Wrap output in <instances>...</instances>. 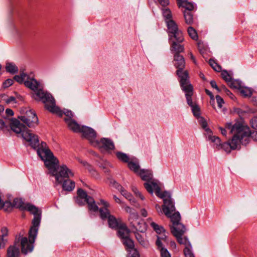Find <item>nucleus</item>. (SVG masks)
Segmentation results:
<instances>
[{"mask_svg": "<svg viewBox=\"0 0 257 257\" xmlns=\"http://www.w3.org/2000/svg\"><path fill=\"white\" fill-rule=\"evenodd\" d=\"M156 195L163 199V205L162 206V211L165 215L170 218L172 223L170 225L172 234L175 233L179 230L186 229L185 226L180 222L181 215L178 211L175 212L176 208L175 203L171 198L169 192L165 191L161 192V188L158 184H154Z\"/></svg>", "mask_w": 257, "mask_h": 257, "instance_id": "nucleus-1", "label": "nucleus"}, {"mask_svg": "<svg viewBox=\"0 0 257 257\" xmlns=\"http://www.w3.org/2000/svg\"><path fill=\"white\" fill-rule=\"evenodd\" d=\"M26 85L35 91L34 99L44 103L46 109L53 113L57 114L60 117H62L64 114L67 116L65 118L73 119L72 112L68 110L63 112L58 106H56L54 97L50 93L43 89V85L40 82L34 80L33 83L27 82Z\"/></svg>", "mask_w": 257, "mask_h": 257, "instance_id": "nucleus-2", "label": "nucleus"}, {"mask_svg": "<svg viewBox=\"0 0 257 257\" xmlns=\"http://www.w3.org/2000/svg\"><path fill=\"white\" fill-rule=\"evenodd\" d=\"M41 155V159L44 162L45 165L49 170L50 173L55 177L58 183H62L64 180L74 176L71 170L66 165L59 166V160L55 157L52 152L39 151Z\"/></svg>", "mask_w": 257, "mask_h": 257, "instance_id": "nucleus-3", "label": "nucleus"}, {"mask_svg": "<svg viewBox=\"0 0 257 257\" xmlns=\"http://www.w3.org/2000/svg\"><path fill=\"white\" fill-rule=\"evenodd\" d=\"M11 129L17 134H21L23 138L30 143V146L34 149H37L38 155L41 158V155H39V151L52 152L50 150L47 148V144L45 142H42L40 144L39 137L31 133L24 124L16 119H13L11 123Z\"/></svg>", "mask_w": 257, "mask_h": 257, "instance_id": "nucleus-4", "label": "nucleus"}, {"mask_svg": "<svg viewBox=\"0 0 257 257\" xmlns=\"http://www.w3.org/2000/svg\"><path fill=\"white\" fill-rule=\"evenodd\" d=\"M39 217H35L32 220L33 225L31 227L29 231V238L23 236L20 233L16 236V244L19 246L20 243L21 252L24 254L32 252L34 247V242L37 236L39 227L40 224Z\"/></svg>", "mask_w": 257, "mask_h": 257, "instance_id": "nucleus-5", "label": "nucleus"}, {"mask_svg": "<svg viewBox=\"0 0 257 257\" xmlns=\"http://www.w3.org/2000/svg\"><path fill=\"white\" fill-rule=\"evenodd\" d=\"M236 131L231 141L227 143V151H229V148L231 150L240 149V144L246 146L249 143V137H247L248 133V127H242L240 125H235L232 131Z\"/></svg>", "mask_w": 257, "mask_h": 257, "instance_id": "nucleus-6", "label": "nucleus"}, {"mask_svg": "<svg viewBox=\"0 0 257 257\" xmlns=\"http://www.w3.org/2000/svg\"><path fill=\"white\" fill-rule=\"evenodd\" d=\"M75 201L79 206L87 204L89 211L93 212L98 211L99 208L94 199L88 195L87 192L82 188L78 189L77 196L75 197Z\"/></svg>", "mask_w": 257, "mask_h": 257, "instance_id": "nucleus-7", "label": "nucleus"}, {"mask_svg": "<svg viewBox=\"0 0 257 257\" xmlns=\"http://www.w3.org/2000/svg\"><path fill=\"white\" fill-rule=\"evenodd\" d=\"M174 65L177 69L176 75L180 79L179 82H181L183 84V82L189 80L188 71L184 70L185 66V61L182 55H175L174 56Z\"/></svg>", "mask_w": 257, "mask_h": 257, "instance_id": "nucleus-8", "label": "nucleus"}, {"mask_svg": "<svg viewBox=\"0 0 257 257\" xmlns=\"http://www.w3.org/2000/svg\"><path fill=\"white\" fill-rule=\"evenodd\" d=\"M14 207L19 208L21 210H28L33 214L35 217H39L41 219V210L34 205L30 203L25 204L21 198H15L13 202Z\"/></svg>", "mask_w": 257, "mask_h": 257, "instance_id": "nucleus-9", "label": "nucleus"}, {"mask_svg": "<svg viewBox=\"0 0 257 257\" xmlns=\"http://www.w3.org/2000/svg\"><path fill=\"white\" fill-rule=\"evenodd\" d=\"M186 229L179 230V231L173 234L176 237L177 242L180 244H184V254L185 257H195L192 251V245L186 236L182 237Z\"/></svg>", "mask_w": 257, "mask_h": 257, "instance_id": "nucleus-10", "label": "nucleus"}, {"mask_svg": "<svg viewBox=\"0 0 257 257\" xmlns=\"http://www.w3.org/2000/svg\"><path fill=\"white\" fill-rule=\"evenodd\" d=\"M168 29L169 40L177 39L179 42H183L184 38L181 31L179 30L178 26L174 20H170L166 23Z\"/></svg>", "mask_w": 257, "mask_h": 257, "instance_id": "nucleus-11", "label": "nucleus"}, {"mask_svg": "<svg viewBox=\"0 0 257 257\" xmlns=\"http://www.w3.org/2000/svg\"><path fill=\"white\" fill-rule=\"evenodd\" d=\"M19 119L29 127H35L39 121L36 113L32 109L27 110L24 115L19 116Z\"/></svg>", "mask_w": 257, "mask_h": 257, "instance_id": "nucleus-12", "label": "nucleus"}, {"mask_svg": "<svg viewBox=\"0 0 257 257\" xmlns=\"http://www.w3.org/2000/svg\"><path fill=\"white\" fill-rule=\"evenodd\" d=\"M183 83L182 84L181 82H180V86L182 90L185 92L187 104L191 107L194 104L192 102L191 97L193 95V86L190 83L189 80L183 82Z\"/></svg>", "mask_w": 257, "mask_h": 257, "instance_id": "nucleus-13", "label": "nucleus"}, {"mask_svg": "<svg viewBox=\"0 0 257 257\" xmlns=\"http://www.w3.org/2000/svg\"><path fill=\"white\" fill-rule=\"evenodd\" d=\"M80 133H81L83 137L88 140L90 143L96 144L95 139L96 138V133L92 128L85 125H83L81 126Z\"/></svg>", "mask_w": 257, "mask_h": 257, "instance_id": "nucleus-14", "label": "nucleus"}, {"mask_svg": "<svg viewBox=\"0 0 257 257\" xmlns=\"http://www.w3.org/2000/svg\"><path fill=\"white\" fill-rule=\"evenodd\" d=\"M206 140L214 143V147L218 150L223 149L225 152H229L226 148H228V145L226 143H221L219 138L215 136H212V133L206 136Z\"/></svg>", "mask_w": 257, "mask_h": 257, "instance_id": "nucleus-15", "label": "nucleus"}, {"mask_svg": "<svg viewBox=\"0 0 257 257\" xmlns=\"http://www.w3.org/2000/svg\"><path fill=\"white\" fill-rule=\"evenodd\" d=\"M170 41L171 42L170 50L174 56L175 55H181L180 53L184 52V45L182 44L183 42H179L177 39H172Z\"/></svg>", "mask_w": 257, "mask_h": 257, "instance_id": "nucleus-16", "label": "nucleus"}, {"mask_svg": "<svg viewBox=\"0 0 257 257\" xmlns=\"http://www.w3.org/2000/svg\"><path fill=\"white\" fill-rule=\"evenodd\" d=\"M14 80H15L17 82H18V83H20V84H22V83H24L25 85L28 88L31 89V90H32L33 91H34V93L33 94V98H34V96H35V91L31 88H30V87H29L28 86H27L26 84H27V82H33V81L35 80V81H36L37 82H38V81L34 79V78H30V77H29V76L26 74V73H21L20 74V75H15L14 77ZM38 82H39L38 81Z\"/></svg>", "mask_w": 257, "mask_h": 257, "instance_id": "nucleus-17", "label": "nucleus"}, {"mask_svg": "<svg viewBox=\"0 0 257 257\" xmlns=\"http://www.w3.org/2000/svg\"><path fill=\"white\" fill-rule=\"evenodd\" d=\"M96 144L106 150H112L114 149L113 142L108 138H103L101 139L99 141H96Z\"/></svg>", "mask_w": 257, "mask_h": 257, "instance_id": "nucleus-18", "label": "nucleus"}, {"mask_svg": "<svg viewBox=\"0 0 257 257\" xmlns=\"http://www.w3.org/2000/svg\"><path fill=\"white\" fill-rule=\"evenodd\" d=\"M117 229V235L121 240L130 237V230L124 223L121 224Z\"/></svg>", "mask_w": 257, "mask_h": 257, "instance_id": "nucleus-19", "label": "nucleus"}, {"mask_svg": "<svg viewBox=\"0 0 257 257\" xmlns=\"http://www.w3.org/2000/svg\"><path fill=\"white\" fill-rule=\"evenodd\" d=\"M20 255V251L18 244H16L15 240L14 244L10 246L7 249L8 257H19Z\"/></svg>", "mask_w": 257, "mask_h": 257, "instance_id": "nucleus-20", "label": "nucleus"}, {"mask_svg": "<svg viewBox=\"0 0 257 257\" xmlns=\"http://www.w3.org/2000/svg\"><path fill=\"white\" fill-rule=\"evenodd\" d=\"M69 128L74 133H80L81 126L73 119L64 118Z\"/></svg>", "mask_w": 257, "mask_h": 257, "instance_id": "nucleus-21", "label": "nucleus"}, {"mask_svg": "<svg viewBox=\"0 0 257 257\" xmlns=\"http://www.w3.org/2000/svg\"><path fill=\"white\" fill-rule=\"evenodd\" d=\"M177 1L178 7H182L184 9L182 12H193L194 8V6L193 3L188 2L187 1L177 0Z\"/></svg>", "mask_w": 257, "mask_h": 257, "instance_id": "nucleus-22", "label": "nucleus"}, {"mask_svg": "<svg viewBox=\"0 0 257 257\" xmlns=\"http://www.w3.org/2000/svg\"><path fill=\"white\" fill-rule=\"evenodd\" d=\"M108 226L112 229H117L123 222L120 219H117L113 215L109 216L107 219Z\"/></svg>", "mask_w": 257, "mask_h": 257, "instance_id": "nucleus-23", "label": "nucleus"}, {"mask_svg": "<svg viewBox=\"0 0 257 257\" xmlns=\"http://www.w3.org/2000/svg\"><path fill=\"white\" fill-rule=\"evenodd\" d=\"M132 226L138 232H145L147 229L146 223L143 220L137 219L135 223L131 222Z\"/></svg>", "mask_w": 257, "mask_h": 257, "instance_id": "nucleus-24", "label": "nucleus"}, {"mask_svg": "<svg viewBox=\"0 0 257 257\" xmlns=\"http://www.w3.org/2000/svg\"><path fill=\"white\" fill-rule=\"evenodd\" d=\"M139 175L144 181L148 182L153 178L152 172L150 170L141 169L139 172Z\"/></svg>", "mask_w": 257, "mask_h": 257, "instance_id": "nucleus-25", "label": "nucleus"}, {"mask_svg": "<svg viewBox=\"0 0 257 257\" xmlns=\"http://www.w3.org/2000/svg\"><path fill=\"white\" fill-rule=\"evenodd\" d=\"M61 184L63 190L69 192L72 191L75 186V182L70 180L69 178L64 180Z\"/></svg>", "mask_w": 257, "mask_h": 257, "instance_id": "nucleus-26", "label": "nucleus"}, {"mask_svg": "<svg viewBox=\"0 0 257 257\" xmlns=\"http://www.w3.org/2000/svg\"><path fill=\"white\" fill-rule=\"evenodd\" d=\"M121 241L127 251H131V250L134 249V241L130 237L122 240Z\"/></svg>", "mask_w": 257, "mask_h": 257, "instance_id": "nucleus-27", "label": "nucleus"}, {"mask_svg": "<svg viewBox=\"0 0 257 257\" xmlns=\"http://www.w3.org/2000/svg\"><path fill=\"white\" fill-rule=\"evenodd\" d=\"M2 235L0 236V248L4 247L7 240L5 239L4 237L7 236L8 235V229L6 227H3L1 228Z\"/></svg>", "mask_w": 257, "mask_h": 257, "instance_id": "nucleus-28", "label": "nucleus"}, {"mask_svg": "<svg viewBox=\"0 0 257 257\" xmlns=\"http://www.w3.org/2000/svg\"><path fill=\"white\" fill-rule=\"evenodd\" d=\"M199 119V123L200 125L201 126L202 128H203L206 133L205 135L206 136L208 135L209 134L212 133L211 130L207 127V122L206 120L203 117H200L198 118Z\"/></svg>", "mask_w": 257, "mask_h": 257, "instance_id": "nucleus-29", "label": "nucleus"}, {"mask_svg": "<svg viewBox=\"0 0 257 257\" xmlns=\"http://www.w3.org/2000/svg\"><path fill=\"white\" fill-rule=\"evenodd\" d=\"M185 23L191 25L193 23V13L183 12Z\"/></svg>", "mask_w": 257, "mask_h": 257, "instance_id": "nucleus-30", "label": "nucleus"}, {"mask_svg": "<svg viewBox=\"0 0 257 257\" xmlns=\"http://www.w3.org/2000/svg\"><path fill=\"white\" fill-rule=\"evenodd\" d=\"M108 208V207L99 208L98 211L100 214V217L102 220H106L109 218V216L111 215Z\"/></svg>", "mask_w": 257, "mask_h": 257, "instance_id": "nucleus-31", "label": "nucleus"}, {"mask_svg": "<svg viewBox=\"0 0 257 257\" xmlns=\"http://www.w3.org/2000/svg\"><path fill=\"white\" fill-rule=\"evenodd\" d=\"M6 70L7 72L13 74L18 73L19 71L18 67L12 63H7Z\"/></svg>", "mask_w": 257, "mask_h": 257, "instance_id": "nucleus-32", "label": "nucleus"}, {"mask_svg": "<svg viewBox=\"0 0 257 257\" xmlns=\"http://www.w3.org/2000/svg\"><path fill=\"white\" fill-rule=\"evenodd\" d=\"M162 12L163 16L166 23H167V22H168L170 20H173L172 13L169 9H162Z\"/></svg>", "mask_w": 257, "mask_h": 257, "instance_id": "nucleus-33", "label": "nucleus"}, {"mask_svg": "<svg viewBox=\"0 0 257 257\" xmlns=\"http://www.w3.org/2000/svg\"><path fill=\"white\" fill-rule=\"evenodd\" d=\"M150 225L157 233L161 234L165 232V230L162 226L159 225L154 222H151Z\"/></svg>", "mask_w": 257, "mask_h": 257, "instance_id": "nucleus-34", "label": "nucleus"}, {"mask_svg": "<svg viewBox=\"0 0 257 257\" xmlns=\"http://www.w3.org/2000/svg\"><path fill=\"white\" fill-rule=\"evenodd\" d=\"M187 33L189 37L193 40H197L198 39V35L196 31L192 27H189L187 29Z\"/></svg>", "mask_w": 257, "mask_h": 257, "instance_id": "nucleus-35", "label": "nucleus"}, {"mask_svg": "<svg viewBox=\"0 0 257 257\" xmlns=\"http://www.w3.org/2000/svg\"><path fill=\"white\" fill-rule=\"evenodd\" d=\"M158 184L157 183L154 182H146L144 185L147 191L151 194L153 193V189L155 190V187L154 184Z\"/></svg>", "mask_w": 257, "mask_h": 257, "instance_id": "nucleus-36", "label": "nucleus"}, {"mask_svg": "<svg viewBox=\"0 0 257 257\" xmlns=\"http://www.w3.org/2000/svg\"><path fill=\"white\" fill-rule=\"evenodd\" d=\"M239 90L240 94L244 97H250L252 94L251 90L248 87L242 86Z\"/></svg>", "mask_w": 257, "mask_h": 257, "instance_id": "nucleus-37", "label": "nucleus"}, {"mask_svg": "<svg viewBox=\"0 0 257 257\" xmlns=\"http://www.w3.org/2000/svg\"><path fill=\"white\" fill-rule=\"evenodd\" d=\"M122 195H123L126 199L128 200L132 204H134L136 201L135 199L133 198L132 195L128 192L124 188L120 192Z\"/></svg>", "mask_w": 257, "mask_h": 257, "instance_id": "nucleus-38", "label": "nucleus"}, {"mask_svg": "<svg viewBox=\"0 0 257 257\" xmlns=\"http://www.w3.org/2000/svg\"><path fill=\"white\" fill-rule=\"evenodd\" d=\"M0 97L4 100L5 103L7 104H9L12 102L16 103L17 100L16 98L14 96H11L8 98H7V96L5 94H0Z\"/></svg>", "mask_w": 257, "mask_h": 257, "instance_id": "nucleus-39", "label": "nucleus"}, {"mask_svg": "<svg viewBox=\"0 0 257 257\" xmlns=\"http://www.w3.org/2000/svg\"><path fill=\"white\" fill-rule=\"evenodd\" d=\"M127 166L129 169L133 171L135 173L139 172L140 166L138 163L132 161H129L127 163Z\"/></svg>", "mask_w": 257, "mask_h": 257, "instance_id": "nucleus-40", "label": "nucleus"}, {"mask_svg": "<svg viewBox=\"0 0 257 257\" xmlns=\"http://www.w3.org/2000/svg\"><path fill=\"white\" fill-rule=\"evenodd\" d=\"M229 86L231 88H235L239 90L241 86V82L238 80H234L231 79V81L228 82Z\"/></svg>", "mask_w": 257, "mask_h": 257, "instance_id": "nucleus-41", "label": "nucleus"}, {"mask_svg": "<svg viewBox=\"0 0 257 257\" xmlns=\"http://www.w3.org/2000/svg\"><path fill=\"white\" fill-rule=\"evenodd\" d=\"M116 155L117 158L121 161L125 163H128L129 157L126 154L118 152L116 153Z\"/></svg>", "mask_w": 257, "mask_h": 257, "instance_id": "nucleus-42", "label": "nucleus"}, {"mask_svg": "<svg viewBox=\"0 0 257 257\" xmlns=\"http://www.w3.org/2000/svg\"><path fill=\"white\" fill-rule=\"evenodd\" d=\"M191 107L192 113L194 116L197 118L200 117V109L199 106L196 103H194V104L191 106Z\"/></svg>", "mask_w": 257, "mask_h": 257, "instance_id": "nucleus-43", "label": "nucleus"}, {"mask_svg": "<svg viewBox=\"0 0 257 257\" xmlns=\"http://www.w3.org/2000/svg\"><path fill=\"white\" fill-rule=\"evenodd\" d=\"M2 205L3 208L4 209V210L7 212L11 211L14 208L13 203H11L10 201H6L5 202H3Z\"/></svg>", "mask_w": 257, "mask_h": 257, "instance_id": "nucleus-44", "label": "nucleus"}, {"mask_svg": "<svg viewBox=\"0 0 257 257\" xmlns=\"http://www.w3.org/2000/svg\"><path fill=\"white\" fill-rule=\"evenodd\" d=\"M209 64L215 71L217 72H220L221 71V66L219 65L214 60L210 59L209 60Z\"/></svg>", "mask_w": 257, "mask_h": 257, "instance_id": "nucleus-45", "label": "nucleus"}, {"mask_svg": "<svg viewBox=\"0 0 257 257\" xmlns=\"http://www.w3.org/2000/svg\"><path fill=\"white\" fill-rule=\"evenodd\" d=\"M135 234L137 240L143 246L147 245V243L141 234L138 232H135Z\"/></svg>", "mask_w": 257, "mask_h": 257, "instance_id": "nucleus-46", "label": "nucleus"}, {"mask_svg": "<svg viewBox=\"0 0 257 257\" xmlns=\"http://www.w3.org/2000/svg\"><path fill=\"white\" fill-rule=\"evenodd\" d=\"M235 125H240L241 126H242V127H248L247 126L244 125L240 123H235L233 125H232L231 123L228 122L226 124L225 127L227 129L230 130V133L231 134H233L236 133V131H232V130Z\"/></svg>", "mask_w": 257, "mask_h": 257, "instance_id": "nucleus-47", "label": "nucleus"}, {"mask_svg": "<svg viewBox=\"0 0 257 257\" xmlns=\"http://www.w3.org/2000/svg\"><path fill=\"white\" fill-rule=\"evenodd\" d=\"M222 78L227 83L231 81V77L226 70H223L221 72Z\"/></svg>", "mask_w": 257, "mask_h": 257, "instance_id": "nucleus-48", "label": "nucleus"}, {"mask_svg": "<svg viewBox=\"0 0 257 257\" xmlns=\"http://www.w3.org/2000/svg\"><path fill=\"white\" fill-rule=\"evenodd\" d=\"M247 137H249V141H250V138H251L253 141L257 142V131H253L252 132H251L249 128L248 127Z\"/></svg>", "mask_w": 257, "mask_h": 257, "instance_id": "nucleus-49", "label": "nucleus"}, {"mask_svg": "<svg viewBox=\"0 0 257 257\" xmlns=\"http://www.w3.org/2000/svg\"><path fill=\"white\" fill-rule=\"evenodd\" d=\"M14 82L13 79H7L3 83L2 86L4 89L7 88L12 85Z\"/></svg>", "mask_w": 257, "mask_h": 257, "instance_id": "nucleus-50", "label": "nucleus"}, {"mask_svg": "<svg viewBox=\"0 0 257 257\" xmlns=\"http://www.w3.org/2000/svg\"><path fill=\"white\" fill-rule=\"evenodd\" d=\"M110 184H112V185L115 187L116 189H117L118 191H120V192L121 191V190L123 189L122 186L120 185L118 183H117L115 180H111L110 181Z\"/></svg>", "mask_w": 257, "mask_h": 257, "instance_id": "nucleus-51", "label": "nucleus"}, {"mask_svg": "<svg viewBox=\"0 0 257 257\" xmlns=\"http://www.w3.org/2000/svg\"><path fill=\"white\" fill-rule=\"evenodd\" d=\"M160 251L162 257H171L169 252L164 247H162L160 249Z\"/></svg>", "mask_w": 257, "mask_h": 257, "instance_id": "nucleus-52", "label": "nucleus"}, {"mask_svg": "<svg viewBox=\"0 0 257 257\" xmlns=\"http://www.w3.org/2000/svg\"><path fill=\"white\" fill-rule=\"evenodd\" d=\"M198 49L200 52V53L202 55L205 53L206 49L204 46V45L202 43L199 42L198 43Z\"/></svg>", "mask_w": 257, "mask_h": 257, "instance_id": "nucleus-53", "label": "nucleus"}, {"mask_svg": "<svg viewBox=\"0 0 257 257\" xmlns=\"http://www.w3.org/2000/svg\"><path fill=\"white\" fill-rule=\"evenodd\" d=\"M250 123L252 128L256 130L257 129V116H254L250 120Z\"/></svg>", "mask_w": 257, "mask_h": 257, "instance_id": "nucleus-54", "label": "nucleus"}, {"mask_svg": "<svg viewBox=\"0 0 257 257\" xmlns=\"http://www.w3.org/2000/svg\"><path fill=\"white\" fill-rule=\"evenodd\" d=\"M216 99L218 104V106L221 108L222 104L224 103L223 99L219 95L216 96Z\"/></svg>", "mask_w": 257, "mask_h": 257, "instance_id": "nucleus-55", "label": "nucleus"}, {"mask_svg": "<svg viewBox=\"0 0 257 257\" xmlns=\"http://www.w3.org/2000/svg\"><path fill=\"white\" fill-rule=\"evenodd\" d=\"M159 3L162 6V7H166L168 5H169L170 2L169 0H158Z\"/></svg>", "mask_w": 257, "mask_h": 257, "instance_id": "nucleus-56", "label": "nucleus"}, {"mask_svg": "<svg viewBox=\"0 0 257 257\" xmlns=\"http://www.w3.org/2000/svg\"><path fill=\"white\" fill-rule=\"evenodd\" d=\"M222 88L225 91L226 94L230 96V97L233 99L234 97L233 94L228 89H227L225 86H222Z\"/></svg>", "mask_w": 257, "mask_h": 257, "instance_id": "nucleus-57", "label": "nucleus"}, {"mask_svg": "<svg viewBox=\"0 0 257 257\" xmlns=\"http://www.w3.org/2000/svg\"><path fill=\"white\" fill-rule=\"evenodd\" d=\"M98 204H102V205H103V208L109 207V203L106 202V201H105L103 199H100V203H98Z\"/></svg>", "mask_w": 257, "mask_h": 257, "instance_id": "nucleus-58", "label": "nucleus"}, {"mask_svg": "<svg viewBox=\"0 0 257 257\" xmlns=\"http://www.w3.org/2000/svg\"><path fill=\"white\" fill-rule=\"evenodd\" d=\"M162 240H160V237H157V239L156 241V244L158 246L159 248H160V249L162 248V247H163Z\"/></svg>", "mask_w": 257, "mask_h": 257, "instance_id": "nucleus-59", "label": "nucleus"}, {"mask_svg": "<svg viewBox=\"0 0 257 257\" xmlns=\"http://www.w3.org/2000/svg\"><path fill=\"white\" fill-rule=\"evenodd\" d=\"M205 92L207 95L209 96L210 99L211 100H212L213 101H214V95H213L212 93L207 89H205Z\"/></svg>", "mask_w": 257, "mask_h": 257, "instance_id": "nucleus-60", "label": "nucleus"}, {"mask_svg": "<svg viewBox=\"0 0 257 257\" xmlns=\"http://www.w3.org/2000/svg\"><path fill=\"white\" fill-rule=\"evenodd\" d=\"M132 250H134V252L132 255V257H140L139 252L136 248H134V249H133Z\"/></svg>", "mask_w": 257, "mask_h": 257, "instance_id": "nucleus-61", "label": "nucleus"}, {"mask_svg": "<svg viewBox=\"0 0 257 257\" xmlns=\"http://www.w3.org/2000/svg\"><path fill=\"white\" fill-rule=\"evenodd\" d=\"M6 113L8 116H13V115H14V111H13V110L10 109V108L6 109Z\"/></svg>", "mask_w": 257, "mask_h": 257, "instance_id": "nucleus-62", "label": "nucleus"}, {"mask_svg": "<svg viewBox=\"0 0 257 257\" xmlns=\"http://www.w3.org/2000/svg\"><path fill=\"white\" fill-rule=\"evenodd\" d=\"M210 84L212 88H215V89L218 88V86L216 84V83L214 80H211L210 82Z\"/></svg>", "mask_w": 257, "mask_h": 257, "instance_id": "nucleus-63", "label": "nucleus"}, {"mask_svg": "<svg viewBox=\"0 0 257 257\" xmlns=\"http://www.w3.org/2000/svg\"><path fill=\"white\" fill-rule=\"evenodd\" d=\"M157 237H160L161 240L166 241L167 238V236L164 233L163 234H160V236H157Z\"/></svg>", "mask_w": 257, "mask_h": 257, "instance_id": "nucleus-64", "label": "nucleus"}]
</instances>
